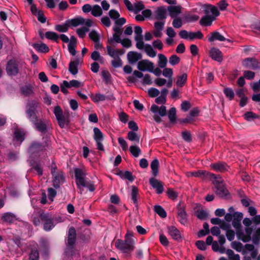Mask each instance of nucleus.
<instances>
[{
  "mask_svg": "<svg viewBox=\"0 0 260 260\" xmlns=\"http://www.w3.org/2000/svg\"><path fill=\"white\" fill-rule=\"evenodd\" d=\"M76 241V231L74 227L69 229L68 235L67 243L65 249L67 256H72L75 252V244Z\"/></svg>",
  "mask_w": 260,
  "mask_h": 260,
  "instance_id": "obj_1",
  "label": "nucleus"
},
{
  "mask_svg": "<svg viewBox=\"0 0 260 260\" xmlns=\"http://www.w3.org/2000/svg\"><path fill=\"white\" fill-rule=\"evenodd\" d=\"M215 186V193L219 197H226L229 193L228 190L225 187L223 180L219 175H215V178H212L211 180Z\"/></svg>",
  "mask_w": 260,
  "mask_h": 260,
  "instance_id": "obj_2",
  "label": "nucleus"
},
{
  "mask_svg": "<svg viewBox=\"0 0 260 260\" xmlns=\"http://www.w3.org/2000/svg\"><path fill=\"white\" fill-rule=\"evenodd\" d=\"M58 123L61 128H63L69 123L70 116L68 113L63 112L61 107L59 106L55 107L53 111Z\"/></svg>",
  "mask_w": 260,
  "mask_h": 260,
  "instance_id": "obj_3",
  "label": "nucleus"
},
{
  "mask_svg": "<svg viewBox=\"0 0 260 260\" xmlns=\"http://www.w3.org/2000/svg\"><path fill=\"white\" fill-rule=\"evenodd\" d=\"M94 190L95 186L93 182L85 177L82 170V196L84 195V198H87Z\"/></svg>",
  "mask_w": 260,
  "mask_h": 260,
  "instance_id": "obj_4",
  "label": "nucleus"
},
{
  "mask_svg": "<svg viewBox=\"0 0 260 260\" xmlns=\"http://www.w3.org/2000/svg\"><path fill=\"white\" fill-rule=\"evenodd\" d=\"M22 66L20 61L15 59H10L7 62L6 70L9 76H16L19 72V69Z\"/></svg>",
  "mask_w": 260,
  "mask_h": 260,
  "instance_id": "obj_5",
  "label": "nucleus"
},
{
  "mask_svg": "<svg viewBox=\"0 0 260 260\" xmlns=\"http://www.w3.org/2000/svg\"><path fill=\"white\" fill-rule=\"evenodd\" d=\"M39 213L41 220L44 222V229L46 231L51 230L54 226L53 219L51 215L42 210L40 211Z\"/></svg>",
  "mask_w": 260,
  "mask_h": 260,
  "instance_id": "obj_6",
  "label": "nucleus"
},
{
  "mask_svg": "<svg viewBox=\"0 0 260 260\" xmlns=\"http://www.w3.org/2000/svg\"><path fill=\"white\" fill-rule=\"evenodd\" d=\"M188 177H195L198 178H202L205 180L207 178L212 180V178H215V174L203 170H198L197 171H194L188 173Z\"/></svg>",
  "mask_w": 260,
  "mask_h": 260,
  "instance_id": "obj_7",
  "label": "nucleus"
},
{
  "mask_svg": "<svg viewBox=\"0 0 260 260\" xmlns=\"http://www.w3.org/2000/svg\"><path fill=\"white\" fill-rule=\"evenodd\" d=\"M80 82L76 80H73L70 82L64 80L60 84V90L62 93L66 94L68 93V88L72 87L78 88L80 86Z\"/></svg>",
  "mask_w": 260,
  "mask_h": 260,
  "instance_id": "obj_8",
  "label": "nucleus"
},
{
  "mask_svg": "<svg viewBox=\"0 0 260 260\" xmlns=\"http://www.w3.org/2000/svg\"><path fill=\"white\" fill-rule=\"evenodd\" d=\"M242 65L246 68L255 70L260 69L259 63L255 58L248 57L242 61Z\"/></svg>",
  "mask_w": 260,
  "mask_h": 260,
  "instance_id": "obj_9",
  "label": "nucleus"
},
{
  "mask_svg": "<svg viewBox=\"0 0 260 260\" xmlns=\"http://www.w3.org/2000/svg\"><path fill=\"white\" fill-rule=\"evenodd\" d=\"M154 63L149 60H142L138 63V69L141 71H145L146 70L150 72L154 68Z\"/></svg>",
  "mask_w": 260,
  "mask_h": 260,
  "instance_id": "obj_10",
  "label": "nucleus"
},
{
  "mask_svg": "<svg viewBox=\"0 0 260 260\" xmlns=\"http://www.w3.org/2000/svg\"><path fill=\"white\" fill-rule=\"evenodd\" d=\"M168 233L172 238L178 242L181 241L182 237L179 230L174 226H169L167 228Z\"/></svg>",
  "mask_w": 260,
  "mask_h": 260,
  "instance_id": "obj_11",
  "label": "nucleus"
},
{
  "mask_svg": "<svg viewBox=\"0 0 260 260\" xmlns=\"http://www.w3.org/2000/svg\"><path fill=\"white\" fill-rule=\"evenodd\" d=\"M149 183L157 194H161L164 191V185L160 181L152 177L149 179Z\"/></svg>",
  "mask_w": 260,
  "mask_h": 260,
  "instance_id": "obj_12",
  "label": "nucleus"
},
{
  "mask_svg": "<svg viewBox=\"0 0 260 260\" xmlns=\"http://www.w3.org/2000/svg\"><path fill=\"white\" fill-rule=\"evenodd\" d=\"M210 167L214 171L221 173L227 171L229 168L228 165L223 161L212 163L210 165Z\"/></svg>",
  "mask_w": 260,
  "mask_h": 260,
  "instance_id": "obj_13",
  "label": "nucleus"
},
{
  "mask_svg": "<svg viewBox=\"0 0 260 260\" xmlns=\"http://www.w3.org/2000/svg\"><path fill=\"white\" fill-rule=\"evenodd\" d=\"M209 55L211 58L218 62H221L223 60L222 53L218 48L213 47L209 52Z\"/></svg>",
  "mask_w": 260,
  "mask_h": 260,
  "instance_id": "obj_14",
  "label": "nucleus"
},
{
  "mask_svg": "<svg viewBox=\"0 0 260 260\" xmlns=\"http://www.w3.org/2000/svg\"><path fill=\"white\" fill-rule=\"evenodd\" d=\"M204 12L205 14L208 15L209 13H212V16L216 17L219 15L220 12L217 7L211 5L205 4L204 6Z\"/></svg>",
  "mask_w": 260,
  "mask_h": 260,
  "instance_id": "obj_15",
  "label": "nucleus"
},
{
  "mask_svg": "<svg viewBox=\"0 0 260 260\" xmlns=\"http://www.w3.org/2000/svg\"><path fill=\"white\" fill-rule=\"evenodd\" d=\"M113 30L115 33L113 34L112 37L108 39L107 43L111 45L113 47H115V45H114V43L116 42L115 37H118V38H120L122 31L120 28L117 26H115L113 27Z\"/></svg>",
  "mask_w": 260,
  "mask_h": 260,
  "instance_id": "obj_16",
  "label": "nucleus"
},
{
  "mask_svg": "<svg viewBox=\"0 0 260 260\" xmlns=\"http://www.w3.org/2000/svg\"><path fill=\"white\" fill-rule=\"evenodd\" d=\"M47 146V144L46 142H45V144H42L39 142H34L31 143L29 150L30 152L35 153L45 150Z\"/></svg>",
  "mask_w": 260,
  "mask_h": 260,
  "instance_id": "obj_17",
  "label": "nucleus"
},
{
  "mask_svg": "<svg viewBox=\"0 0 260 260\" xmlns=\"http://www.w3.org/2000/svg\"><path fill=\"white\" fill-rule=\"evenodd\" d=\"M208 40L209 42H212L216 40L219 41H224L225 40L230 42V40L226 39L224 37L221 35L218 31H215L210 33L208 36Z\"/></svg>",
  "mask_w": 260,
  "mask_h": 260,
  "instance_id": "obj_18",
  "label": "nucleus"
},
{
  "mask_svg": "<svg viewBox=\"0 0 260 260\" xmlns=\"http://www.w3.org/2000/svg\"><path fill=\"white\" fill-rule=\"evenodd\" d=\"M40 108V103L36 100L29 101L26 105V111L28 112H38V109Z\"/></svg>",
  "mask_w": 260,
  "mask_h": 260,
  "instance_id": "obj_19",
  "label": "nucleus"
},
{
  "mask_svg": "<svg viewBox=\"0 0 260 260\" xmlns=\"http://www.w3.org/2000/svg\"><path fill=\"white\" fill-rule=\"evenodd\" d=\"M127 57L128 62L131 64H133L139 60L141 59L142 55L140 53L131 51L127 53Z\"/></svg>",
  "mask_w": 260,
  "mask_h": 260,
  "instance_id": "obj_20",
  "label": "nucleus"
},
{
  "mask_svg": "<svg viewBox=\"0 0 260 260\" xmlns=\"http://www.w3.org/2000/svg\"><path fill=\"white\" fill-rule=\"evenodd\" d=\"M150 110L153 113H158L159 115L161 117L167 115L166 107L163 105L159 107L158 106L153 104L151 107Z\"/></svg>",
  "mask_w": 260,
  "mask_h": 260,
  "instance_id": "obj_21",
  "label": "nucleus"
},
{
  "mask_svg": "<svg viewBox=\"0 0 260 260\" xmlns=\"http://www.w3.org/2000/svg\"><path fill=\"white\" fill-rule=\"evenodd\" d=\"M115 247L124 253H129L131 252L127 244L126 243H124V240L118 239L115 243Z\"/></svg>",
  "mask_w": 260,
  "mask_h": 260,
  "instance_id": "obj_22",
  "label": "nucleus"
},
{
  "mask_svg": "<svg viewBox=\"0 0 260 260\" xmlns=\"http://www.w3.org/2000/svg\"><path fill=\"white\" fill-rule=\"evenodd\" d=\"M215 19V17L206 14L200 19V24L202 26H210Z\"/></svg>",
  "mask_w": 260,
  "mask_h": 260,
  "instance_id": "obj_23",
  "label": "nucleus"
},
{
  "mask_svg": "<svg viewBox=\"0 0 260 260\" xmlns=\"http://www.w3.org/2000/svg\"><path fill=\"white\" fill-rule=\"evenodd\" d=\"M166 9L164 7H159L155 11V19L157 20H164L166 18Z\"/></svg>",
  "mask_w": 260,
  "mask_h": 260,
  "instance_id": "obj_24",
  "label": "nucleus"
},
{
  "mask_svg": "<svg viewBox=\"0 0 260 260\" xmlns=\"http://www.w3.org/2000/svg\"><path fill=\"white\" fill-rule=\"evenodd\" d=\"M34 124L37 130L42 133H46L47 132V125L46 123L42 120L34 122Z\"/></svg>",
  "mask_w": 260,
  "mask_h": 260,
  "instance_id": "obj_25",
  "label": "nucleus"
},
{
  "mask_svg": "<svg viewBox=\"0 0 260 260\" xmlns=\"http://www.w3.org/2000/svg\"><path fill=\"white\" fill-rule=\"evenodd\" d=\"M76 45L77 39L74 36H72L68 45V50L69 52L73 55H75L76 54V51L75 50Z\"/></svg>",
  "mask_w": 260,
  "mask_h": 260,
  "instance_id": "obj_26",
  "label": "nucleus"
},
{
  "mask_svg": "<svg viewBox=\"0 0 260 260\" xmlns=\"http://www.w3.org/2000/svg\"><path fill=\"white\" fill-rule=\"evenodd\" d=\"M54 177L53 184L55 188L59 187V184L61 183H63L64 181V178L63 176V174L61 172H58L55 174Z\"/></svg>",
  "mask_w": 260,
  "mask_h": 260,
  "instance_id": "obj_27",
  "label": "nucleus"
},
{
  "mask_svg": "<svg viewBox=\"0 0 260 260\" xmlns=\"http://www.w3.org/2000/svg\"><path fill=\"white\" fill-rule=\"evenodd\" d=\"M14 135L16 140L18 141H20V142H22L23 141H24L25 139V133L23 130L21 129L18 128H15Z\"/></svg>",
  "mask_w": 260,
  "mask_h": 260,
  "instance_id": "obj_28",
  "label": "nucleus"
},
{
  "mask_svg": "<svg viewBox=\"0 0 260 260\" xmlns=\"http://www.w3.org/2000/svg\"><path fill=\"white\" fill-rule=\"evenodd\" d=\"M169 15L172 18L176 17L181 13V9L179 6H170L168 7Z\"/></svg>",
  "mask_w": 260,
  "mask_h": 260,
  "instance_id": "obj_29",
  "label": "nucleus"
},
{
  "mask_svg": "<svg viewBox=\"0 0 260 260\" xmlns=\"http://www.w3.org/2000/svg\"><path fill=\"white\" fill-rule=\"evenodd\" d=\"M79 64V60L78 59L74 61H71L69 64V71L72 75H76L78 73V66Z\"/></svg>",
  "mask_w": 260,
  "mask_h": 260,
  "instance_id": "obj_30",
  "label": "nucleus"
},
{
  "mask_svg": "<svg viewBox=\"0 0 260 260\" xmlns=\"http://www.w3.org/2000/svg\"><path fill=\"white\" fill-rule=\"evenodd\" d=\"M32 47L38 51L43 53H47L49 51L48 47L44 43H34Z\"/></svg>",
  "mask_w": 260,
  "mask_h": 260,
  "instance_id": "obj_31",
  "label": "nucleus"
},
{
  "mask_svg": "<svg viewBox=\"0 0 260 260\" xmlns=\"http://www.w3.org/2000/svg\"><path fill=\"white\" fill-rule=\"evenodd\" d=\"M168 116L171 123L175 124L176 122L177 119L176 117V109L175 107H172L170 109Z\"/></svg>",
  "mask_w": 260,
  "mask_h": 260,
  "instance_id": "obj_32",
  "label": "nucleus"
},
{
  "mask_svg": "<svg viewBox=\"0 0 260 260\" xmlns=\"http://www.w3.org/2000/svg\"><path fill=\"white\" fill-rule=\"evenodd\" d=\"M138 194V188L136 186H132L131 199L133 203L138 207L137 196Z\"/></svg>",
  "mask_w": 260,
  "mask_h": 260,
  "instance_id": "obj_33",
  "label": "nucleus"
},
{
  "mask_svg": "<svg viewBox=\"0 0 260 260\" xmlns=\"http://www.w3.org/2000/svg\"><path fill=\"white\" fill-rule=\"evenodd\" d=\"M69 27L72 28L76 27L81 24V17H77L66 21Z\"/></svg>",
  "mask_w": 260,
  "mask_h": 260,
  "instance_id": "obj_34",
  "label": "nucleus"
},
{
  "mask_svg": "<svg viewBox=\"0 0 260 260\" xmlns=\"http://www.w3.org/2000/svg\"><path fill=\"white\" fill-rule=\"evenodd\" d=\"M2 219L4 222L9 223H13L16 220L15 216L11 213H4L2 216Z\"/></svg>",
  "mask_w": 260,
  "mask_h": 260,
  "instance_id": "obj_35",
  "label": "nucleus"
},
{
  "mask_svg": "<svg viewBox=\"0 0 260 260\" xmlns=\"http://www.w3.org/2000/svg\"><path fill=\"white\" fill-rule=\"evenodd\" d=\"M39 253L38 246H34L31 248L29 255V260H39Z\"/></svg>",
  "mask_w": 260,
  "mask_h": 260,
  "instance_id": "obj_36",
  "label": "nucleus"
},
{
  "mask_svg": "<svg viewBox=\"0 0 260 260\" xmlns=\"http://www.w3.org/2000/svg\"><path fill=\"white\" fill-rule=\"evenodd\" d=\"M159 161L157 158L152 161L150 167L152 170V173L154 176H156L158 173Z\"/></svg>",
  "mask_w": 260,
  "mask_h": 260,
  "instance_id": "obj_37",
  "label": "nucleus"
},
{
  "mask_svg": "<svg viewBox=\"0 0 260 260\" xmlns=\"http://www.w3.org/2000/svg\"><path fill=\"white\" fill-rule=\"evenodd\" d=\"M21 94L25 96H28L34 93L32 87L31 85H25L21 88Z\"/></svg>",
  "mask_w": 260,
  "mask_h": 260,
  "instance_id": "obj_38",
  "label": "nucleus"
},
{
  "mask_svg": "<svg viewBox=\"0 0 260 260\" xmlns=\"http://www.w3.org/2000/svg\"><path fill=\"white\" fill-rule=\"evenodd\" d=\"M116 43H121L123 47L125 48H129L132 46V41L128 38L123 39L121 40V38L118 37H115Z\"/></svg>",
  "mask_w": 260,
  "mask_h": 260,
  "instance_id": "obj_39",
  "label": "nucleus"
},
{
  "mask_svg": "<svg viewBox=\"0 0 260 260\" xmlns=\"http://www.w3.org/2000/svg\"><path fill=\"white\" fill-rule=\"evenodd\" d=\"M93 139L95 142L103 141L104 139V135L98 127L93 128Z\"/></svg>",
  "mask_w": 260,
  "mask_h": 260,
  "instance_id": "obj_40",
  "label": "nucleus"
},
{
  "mask_svg": "<svg viewBox=\"0 0 260 260\" xmlns=\"http://www.w3.org/2000/svg\"><path fill=\"white\" fill-rule=\"evenodd\" d=\"M158 65L159 67L161 69H164L166 68L168 62V59L166 56L162 54H159L158 55Z\"/></svg>",
  "mask_w": 260,
  "mask_h": 260,
  "instance_id": "obj_41",
  "label": "nucleus"
},
{
  "mask_svg": "<svg viewBox=\"0 0 260 260\" xmlns=\"http://www.w3.org/2000/svg\"><path fill=\"white\" fill-rule=\"evenodd\" d=\"M154 211L161 218H166L167 216V212L160 205L154 206Z\"/></svg>",
  "mask_w": 260,
  "mask_h": 260,
  "instance_id": "obj_42",
  "label": "nucleus"
},
{
  "mask_svg": "<svg viewBox=\"0 0 260 260\" xmlns=\"http://www.w3.org/2000/svg\"><path fill=\"white\" fill-rule=\"evenodd\" d=\"M90 98L94 103H99V102L104 101L106 100V95L100 93H97L95 94H91Z\"/></svg>",
  "mask_w": 260,
  "mask_h": 260,
  "instance_id": "obj_43",
  "label": "nucleus"
},
{
  "mask_svg": "<svg viewBox=\"0 0 260 260\" xmlns=\"http://www.w3.org/2000/svg\"><path fill=\"white\" fill-rule=\"evenodd\" d=\"M91 233L89 229H85L82 233V243H89L90 241Z\"/></svg>",
  "mask_w": 260,
  "mask_h": 260,
  "instance_id": "obj_44",
  "label": "nucleus"
},
{
  "mask_svg": "<svg viewBox=\"0 0 260 260\" xmlns=\"http://www.w3.org/2000/svg\"><path fill=\"white\" fill-rule=\"evenodd\" d=\"M102 77L106 84L111 83V75L107 70H103L101 72Z\"/></svg>",
  "mask_w": 260,
  "mask_h": 260,
  "instance_id": "obj_45",
  "label": "nucleus"
},
{
  "mask_svg": "<svg viewBox=\"0 0 260 260\" xmlns=\"http://www.w3.org/2000/svg\"><path fill=\"white\" fill-rule=\"evenodd\" d=\"M187 79V75L186 73H183L182 75L178 76L177 77L176 84L180 87H182L186 82Z\"/></svg>",
  "mask_w": 260,
  "mask_h": 260,
  "instance_id": "obj_46",
  "label": "nucleus"
},
{
  "mask_svg": "<svg viewBox=\"0 0 260 260\" xmlns=\"http://www.w3.org/2000/svg\"><path fill=\"white\" fill-rule=\"evenodd\" d=\"M223 92L225 96L230 100L232 101L234 99L235 93L232 88L230 87H225L223 89Z\"/></svg>",
  "mask_w": 260,
  "mask_h": 260,
  "instance_id": "obj_47",
  "label": "nucleus"
},
{
  "mask_svg": "<svg viewBox=\"0 0 260 260\" xmlns=\"http://www.w3.org/2000/svg\"><path fill=\"white\" fill-rule=\"evenodd\" d=\"M203 37V34L200 30H199L197 32H189V40L190 41H192L195 39H202Z\"/></svg>",
  "mask_w": 260,
  "mask_h": 260,
  "instance_id": "obj_48",
  "label": "nucleus"
},
{
  "mask_svg": "<svg viewBox=\"0 0 260 260\" xmlns=\"http://www.w3.org/2000/svg\"><path fill=\"white\" fill-rule=\"evenodd\" d=\"M91 13L93 16L99 17L102 15L103 11L99 5H95L93 6Z\"/></svg>",
  "mask_w": 260,
  "mask_h": 260,
  "instance_id": "obj_49",
  "label": "nucleus"
},
{
  "mask_svg": "<svg viewBox=\"0 0 260 260\" xmlns=\"http://www.w3.org/2000/svg\"><path fill=\"white\" fill-rule=\"evenodd\" d=\"M196 216L200 220H205L209 216V213L204 210H198L196 212Z\"/></svg>",
  "mask_w": 260,
  "mask_h": 260,
  "instance_id": "obj_50",
  "label": "nucleus"
},
{
  "mask_svg": "<svg viewBox=\"0 0 260 260\" xmlns=\"http://www.w3.org/2000/svg\"><path fill=\"white\" fill-rule=\"evenodd\" d=\"M129 150L131 154L135 157H138L142 152L141 149L136 145L130 146Z\"/></svg>",
  "mask_w": 260,
  "mask_h": 260,
  "instance_id": "obj_51",
  "label": "nucleus"
},
{
  "mask_svg": "<svg viewBox=\"0 0 260 260\" xmlns=\"http://www.w3.org/2000/svg\"><path fill=\"white\" fill-rule=\"evenodd\" d=\"M127 139L131 141L139 142L140 137L135 132L130 131L127 133Z\"/></svg>",
  "mask_w": 260,
  "mask_h": 260,
  "instance_id": "obj_52",
  "label": "nucleus"
},
{
  "mask_svg": "<svg viewBox=\"0 0 260 260\" xmlns=\"http://www.w3.org/2000/svg\"><path fill=\"white\" fill-rule=\"evenodd\" d=\"M145 51L147 54L151 57H154L156 55V52L152 48V46L149 44H146L144 48Z\"/></svg>",
  "mask_w": 260,
  "mask_h": 260,
  "instance_id": "obj_53",
  "label": "nucleus"
},
{
  "mask_svg": "<svg viewBox=\"0 0 260 260\" xmlns=\"http://www.w3.org/2000/svg\"><path fill=\"white\" fill-rule=\"evenodd\" d=\"M243 116L247 121H250L254 119L258 118L259 116L256 114L255 113H253L252 112H246L244 115Z\"/></svg>",
  "mask_w": 260,
  "mask_h": 260,
  "instance_id": "obj_54",
  "label": "nucleus"
},
{
  "mask_svg": "<svg viewBox=\"0 0 260 260\" xmlns=\"http://www.w3.org/2000/svg\"><path fill=\"white\" fill-rule=\"evenodd\" d=\"M75 174L76 179V184L79 188H80L81 186V170L79 168H76L75 170Z\"/></svg>",
  "mask_w": 260,
  "mask_h": 260,
  "instance_id": "obj_55",
  "label": "nucleus"
},
{
  "mask_svg": "<svg viewBox=\"0 0 260 260\" xmlns=\"http://www.w3.org/2000/svg\"><path fill=\"white\" fill-rule=\"evenodd\" d=\"M144 8L145 6L143 4V2L142 1L138 2L134 4V7H133V11L135 14H137Z\"/></svg>",
  "mask_w": 260,
  "mask_h": 260,
  "instance_id": "obj_56",
  "label": "nucleus"
},
{
  "mask_svg": "<svg viewBox=\"0 0 260 260\" xmlns=\"http://www.w3.org/2000/svg\"><path fill=\"white\" fill-rule=\"evenodd\" d=\"M27 117L29 119L32 123L38 121V117L37 116V113L36 112H28L25 111Z\"/></svg>",
  "mask_w": 260,
  "mask_h": 260,
  "instance_id": "obj_57",
  "label": "nucleus"
},
{
  "mask_svg": "<svg viewBox=\"0 0 260 260\" xmlns=\"http://www.w3.org/2000/svg\"><path fill=\"white\" fill-rule=\"evenodd\" d=\"M89 38L94 42H98L100 41V36L95 30H92L89 34Z\"/></svg>",
  "mask_w": 260,
  "mask_h": 260,
  "instance_id": "obj_58",
  "label": "nucleus"
},
{
  "mask_svg": "<svg viewBox=\"0 0 260 260\" xmlns=\"http://www.w3.org/2000/svg\"><path fill=\"white\" fill-rule=\"evenodd\" d=\"M184 18L187 22H195L199 19V16L194 14H187L184 16Z\"/></svg>",
  "mask_w": 260,
  "mask_h": 260,
  "instance_id": "obj_59",
  "label": "nucleus"
},
{
  "mask_svg": "<svg viewBox=\"0 0 260 260\" xmlns=\"http://www.w3.org/2000/svg\"><path fill=\"white\" fill-rule=\"evenodd\" d=\"M226 253L231 260H240V255L238 254H235L231 249H227Z\"/></svg>",
  "mask_w": 260,
  "mask_h": 260,
  "instance_id": "obj_60",
  "label": "nucleus"
},
{
  "mask_svg": "<svg viewBox=\"0 0 260 260\" xmlns=\"http://www.w3.org/2000/svg\"><path fill=\"white\" fill-rule=\"evenodd\" d=\"M45 36L46 38L51 40L54 41L55 42H57V40L59 38V36L56 32L50 31H47L46 32Z\"/></svg>",
  "mask_w": 260,
  "mask_h": 260,
  "instance_id": "obj_61",
  "label": "nucleus"
},
{
  "mask_svg": "<svg viewBox=\"0 0 260 260\" xmlns=\"http://www.w3.org/2000/svg\"><path fill=\"white\" fill-rule=\"evenodd\" d=\"M124 243H126L128 248H129L131 252L134 250L135 246V241L133 238H125Z\"/></svg>",
  "mask_w": 260,
  "mask_h": 260,
  "instance_id": "obj_62",
  "label": "nucleus"
},
{
  "mask_svg": "<svg viewBox=\"0 0 260 260\" xmlns=\"http://www.w3.org/2000/svg\"><path fill=\"white\" fill-rule=\"evenodd\" d=\"M187 217V214L186 212L183 214H180L177 215V218H178V221L180 222V223L181 224H183V225H185L188 222Z\"/></svg>",
  "mask_w": 260,
  "mask_h": 260,
  "instance_id": "obj_63",
  "label": "nucleus"
},
{
  "mask_svg": "<svg viewBox=\"0 0 260 260\" xmlns=\"http://www.w3.org/2000/svg\"><path fill=\"white\" fill-rule=\"evenodd\" d=\"M169 61L172 66H175L179 63L180 58L177 55L173 54L169 58Z\"/></svg>",
  "mask_w": 260,
  "mask_h": 260,
  "instance_id": "obj_64",
  "label": "nucleus"
}]
</instances>
